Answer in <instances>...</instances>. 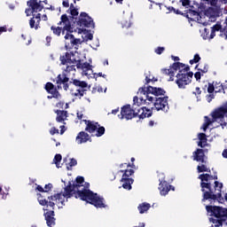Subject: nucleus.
Wrapping results in <instances>:
<instances>
[{
    "instance_id": "obj_1",
    "label": "nucleus",
    "mask_w": 227,
    "mask_h": 227,
    "mask_svg": "<svg viewBox=\"0 0 227 227\" xmlns=\"http://www.w3.org/2000/svg\"><path fill=\"white\" fill-rule=\"evenodd\" d=\"M84 177L78 176L74 183L69 182L64 188L63 196L67 198V201L69 198H75L76 200H82L90 205H94L96 208H106L107 205L104 203V198L98 196V194L93 192L91 190L87 189L84 186Z\"/></svg>"
},
{
    "instance_id": "obj_2",
    "label": "nucleus",
    "mask_w": 227,
    "mask_h": 227,
    "mask_svg": "<svg viewBox=\"0 0 227 227\" xmlns=\"http://www.w3.org/2000/svg\"><path fill=\"white\" fill-rule=\"evenodd\" d=\"M177 70L179 71L176 75V83L180 90H185V86L192 82V77L194 75V73L189 72V70H191L189 66L182 62H174L169 68L161 69V74L163 75H168V81H175V73Z\"/></svg>"
},
{
    "instance_id": "obj_3",
    "label": "nucleus",
    "mask_w": 227,
    "mask_h": 227,
    "mask_svg": "<svg viewBox=\"0 0 227 227\" xmlns=\"http://www.w3.org/2000/svg\"><path fill=\"white\" fill-rule=\"evenodd\" d=\"M138 105H125L121 108V114L118 115L120 120H132V118H139V120H145V118H150L153 114V107L149 109L146 106L137 108Z\"/></svg>"
},
{
    "instance_id": "obj_4",
    "label": "nucleus",
    "mask_w": 227,
    "mask_h": 227,
    "mask_svg": "<svg viewBox=\"0 0 227 227\" xmlns=\"http://www.w3.org/2000/svg\"><path fill=\"white\" fill-rule=\"evenodd\" d=\"M72 56H74V52H66L59 57L61 65H68L67 66L65 72H63L61 74H59L56 78L57 84L59 86L63 84V89L65 91H68V88L70 86L68 83L70 78H68L67 74H70V72H75V65H74V63H75V59H72Z\"/></svg>"
},
{
    "instance_id": "obj_5",
    "label": "nucleus",
    "mask_w": 227,
    "mask_h": 227,
    "mask_svg": "<svg viewBox=\"0 0 227 227\" xmlns=\"http://www.w3.org/2000/svg\"><path fill=\"white\" fill-rule=\"evenodd\" d=\"M206 210L209 215L215 218H209L210 223L215 224V227L227 224V208L219 206H206Z\"/></svg>"
},
{
    "instance_id": "obj_6",
    "label": "nucleus",
    "mask_w": 227,
    "mask_h": 227,
    "mask_svg": "<svg viewBox=\"0 0 227 227\" xmlns=\"http://www.w3.org/2000/svg\"><path fill=\"white\" fill-rule=\"evenodd\" d=\"M141 93L142 95H145V99H143V98H140L142 104H146V106H150V104H153L155 98L157 97L165 96L166 90L162 88H157V87H152L148 86L147 88L145 86L140 87L138 89L137 94Z\"/></svg>"
},
{
    "instance_id": "obj_7",
    "label": "nucleus",
    "mask_w": 227,
    "mask_h": 227,
    "mask_svg": "<svg viewBox=\"0 0 227 227\" xmlns=\"http://www.w3.org/2000/svg\"><path fill=\"white\" fill-rule=\"evenodd\" d=\"M77 33L81 34L84 32V27L95 28V22L93 18L90 17L86 12H81L79 18H75V20L72 24Z\"/></svg>"
},
{
    "instance_id": "obj_8",
    "label": "nucleus",
    "mask_w": 227,
    "mask_h": 227,
    "mask_svg": "<svg viewBox=\"0 0 227 227\" xmlns=\"http://www.w3.org/2000/svg\"><path fill=\"white\" fill-rule=\"evenodd\" d=\"M63 24V27H54L51 26V29L53 32V35H56L57 36H60L61 33L62 35H65V31L67 33H77V30L75 29V27L72 24L70 20L68 19V15L63 14L60 17V21L58 23L59 26H61Z\"/></svg>"
},
{
    "instance_id": "obj_9",
    "label": "nucleus",
    "mask_w": 227,
    "mask_h": 227,
    "mask_svg": "<svg viewBox=\"0 0 227 227\" xmlns=\"http://www.w3.org/2000/svg\"><path fill=\"white\" fill-rule=\"evenodd\" d=\"M65 199L67 200V197L63 195L62 192L60 193H55L54 195H51L48 197V200H38L39 204L42 205V207H51L52 210H54V207H56V203H61V205H65Z\"/></svg>"
},
{
    "instance_id": "obj_10",
    "label": "nucleus",
    "mask_w": 227,
    "mask_h": 227,
    "mask_svg": "<svg viewBox=\"0 0 227 227\" xmlns=\"http://www.w3.org/2000/svg\"><path fill=\"white\" fill-rule=\"evenodd\" d=\"M84 123L86 125L85 131L89 132V134L96 133V137H102L104 134H106V128L103 126H100L98 122H96L94 121H88L84 120Z\"/></svg>"
},
{
    "instance_id": "obj_11",
    "label": "nucleus",
    "mask_w": 227,
    "mask_h": 227,
    "mask_svg": "<svg viewBox=\"0 0 227 227\" xmlns=\"http://www.w3.org/2000/svg\"><path fill=\"white\" fill-rule=\"evenodd\" d=\"M69 84H74V86L77 88L74 92L72 90V95H74V97H79L80 98H82L86 91L90 88V86L88 85V82L77 79H74L73 82H69Z\"/></svg>"
},
{
    "instance_id": "obj_12",
    "label": "nucleus",
    "mask_w": 227,
    "mask_h": 227,
    "mask_svg": "<svg viewBox=\"0 0 227 227\" xmlns=\"http://www.w3.org/2000/svg\"><path fill=\"white\" fill-rule=\"evenodd\" d=\"M202 192V203H205V201H210V203L212 204L215 203V201H218V203H223V201H224L222 192L215 193L213 190H208Z\"/></svg>"
},
{
    "instance_id": "obj_13",
    "label": "nucleus",
    "mask_w": 227,
    "mask_h": 227,
    "mask_svg": "<svg viewBox=\"0 0 227 227\" xmlns=\"http://www.w3.org/2000/svg\"><path fill=\"white\" fill-rule=\"evenodd\" d=\"M199 180H200L201 192H206L207 191H212L210 180H217V176L201 174L199 176Z\"/></svg>"
},
{
    "instance_id": "obj_14",
    "label": "nucleus",
    "mask_w": 227,
    "mask_h": 227,
    "mask_svg": "<svg viewBox=\"0 0 227 227\" xmlns=\"http://www.w3.org/2000/svg\"><path fill=\"white\" fill-rule=\"evenodd\" d=\"M27 5L29 7L25 10L27 17H29L31 13H38L43 10V5H42V1L38 0H29L27 2Z\"/></svg>"
},
{
    "instance_id": "obj_15",
    "label": "nucleus",
    "mask_w": 227,
    "mask_h": 227,
    "mask_svg": "<svg viewBox=\"0 0 227 227\" xmlns=\"http://www.w3.org/2000/svg\"><path fill=\"white\" fill-rule=\"evenodd\" d=\"M168 99L169 97L168 96L163 98H155L153 104L156 111H163V113H168V111H169V106L168 104Z\"/></svg>"
},
{
    "instance_id": "obj_16",
    "label": "nucleus",
    "mask_w": 227,
    "mask_h": 227,
    "mask_svg": "<svg viewBox=\"0 0 227 227\" xmlns=\"http://www.w3.org/2000/svg\"><path fill=\"white\" fill-rule=\"evenodd\" d=\"M65 40V47L67 51H71V49H74L75 45H79V43H81V39L75 38L74 35L70 34V32L66 34Z\"/></svg>"
},
{
    "instance_id": "obj_17",
    "label": "nucleus",
    "mask_w": 227,
    "mask_h": 227,
    "mask_svg": "<svg viewBox=\"0 0 227 227\" xmlns=\"http://www.w3.org/2000/svg\"><path fill=\"white\" fill-rule=\"evenodd\" d=\"M44 89L47 91V93H50V95H52L53 98H59L61 97V94H59V91H58V89L51 82H48L45 84Z\"/></svg>"
},
{
    "instance_id": "obj_18",
    "label": "nucleus",
    "mask_w": 227,
    "mask_h": 227,
    "mask_svg": "<svg viewBox=\"0 0 227 227\" xmlns=\"http://www.w3.org/2000/svg\"><path fill=\"white\" fill-rule=\"evenodd\" d=\"M42 21V14H33V17L29 20V26L31 29H40V22Z\"/></svg>"
},
{
    "instance_id": "obj_19",
    "label": "nucleus",
    "mask_w": 227,
    "mask_h": 227,
    "mask_svg": "<svg viewBox=\"0 0 227 227\" xmlns=\"http://www.w3.org/2000/svg\"><path fill=\"white\" fill-rule=\"evenodd\" d=\"M193 160L197 162H201L202 164H206L207 161L205 160V150L203 149H197L192 153Z\"/></svg>"
},
{
    "instance_id": "obj_20",
    "label": "nucleus",
    "mask_w": 227,
    "mask_h": 227,
    "mask_svg": "<svg viewBox=\"0 0 227 227\" xmlns=\"http://www.w3.org/2000/svg\"><path fill=\"white\" fill-rule=\"evenodd\" d=\"M44 219L46 221V224L49 227H52L56 224V218L54 217V210H50L44 213Z\"/></svg>"
},
{
    "instance_id": "obj_21",
    "label": "nucleus",
    "mask_w": 227,
    "mask_h": 227,
    "mask_svg": "<svg viewBox=\"0 0 227 227\" xmlns=\"http://www.w3.org/2000/svg\"><path fill=\"white\" fill-rule=\"evenodd\" d=\"M171 185L167 181H160L159 184V191L161 196H166L169 191H171Z\"/></svg>"
},
{
    "instance_id": "obj_22",
    "label": "nucleus",
    "mask_w": 227,
    "mask_h": 227,
    "mask_svg": "<svg viewBox=\"0 0 227 227\" xmlns=\"http://www.w3.org/2000/svg\"><path fill=\"white\" fill-rule=\"evenodd\" d=\"M88 141H91V137L90 135L84 131H81L78 133L76 137V142L78 145H82V143H88Z\"/></svg>"
},
{
    "instance_id": "obj_23",
    "label": "nucleus",
    "mask_w": 227,
    "mask_h": 227,
    "mask_svg": "<svg viewBox=\"0 0 227 227\" xmlns=\"http://www.w3.org/2000/svg\"><path fill=\"white\" fill-rule=\"evenodd\" d=\"M57 117H56V121L59 123H62V121H65L67 118H68V112L65 110H56L55 111Z\"/></svg>"
},
{
    "instance_id": "obj_24",
    "label": "nucleus",
    "mask_w": 227,
    "mask_h": 227,
    "mask_svg": "<svg viewBox=\"0 0 227 227\" xmlns=\"http://www.w3.org/2000/svg\"><path fill=\"white\" fill-rule=\"evenodd\" d=\"M188 17H186V19H191V20H200V19H201V16L200 15V12H198V11H194L192 9H189L186 12Z\"/></svg>"
},
{
    "instance_id": "obj_25",
    "label": "nucleus",
    "mask_w": 227,
    "mask_h": 227,
    "mask_svg": "<svg viewBox=\"0 0 227 227\" xmlns=\"http://www.w3.org/2000/svg\"><path fill=\"white\" fill-rule=\"evenodd\" d=\"M121 182H122L123 189H126L127 191H130V189H132V184H134V179L133 178H121Z\"/></svg>"
},
{
    "instance_id": "obj_26",
    "label": "nucleus",
    "mask_w": 227,
    "mask_h": 227,
    "mask_svg": "<svg viewBox=\"0 0 227 227\" xmlns=\"http://www.w3.org/2000/svg\"><path fill=\"white\" fill-rule=\"evenodd\" d=\"M198 137L200 139L199 143H198V146H200V148H205L207 146V141H208L207 139V135L205 133H199Z\"/></svg>"
},
{
    "instance_id": "obj_27",
    "label": "nucleus",
    "mask_w": 227,
    "mask_h": 227,
    "mask_svg": "<svg viewBox=\"0 0 227 227\" xmlns=\"http://www.w3.org/2000/svg\"><path fill=\"white\" fill-rule=\"evenodd\" d=\"M67 13L71 14L68 18L71 24H74V22H75V19H78L77 17H79V11L77 9L67 10Z\"/></svg>"
},
{
    "instance_id": "obj_28",
    "label": "nucleus",
    "mask_w": 227,
    "mask_h": 227,
    "mask_svg": "<svg viewBox=\"0 0 227 227\" xmlns=\"http://www.w3.org/2000/svg\"><path fill=\"white\" fill-rule=\"evenodd\" d=\"M151 205L148 202H144L138 205L137 208L139 211V214H145V212H148L151 208Z\"/></svg>"
},
{
    "instance_id": "obj_29",
    "label": "nucleus",
    "mask_w": 227,
    "mask_h": 227,
    "mask_svg": "<svg viewBox=\"0 0 227 227\" xmlns=\"http://www.w3.org/2000/svg\"><path fill=\"white\" fill-rule=\"evenodd\" d=\"M204 120H205V121L202 125V129H203L204 132H207V129H208V127H210V125H212V123H215V121H214V118L209 119L208 116H205Z\"/></svg>"
},
{
    "instance_id": "obj_30",
    "label": "nucleus",
    "mask_w": 227,
    "mask_h": 227,
    "mask_svg": "<svg viewBox=\"0 0 227 227\" xmlns=\"http://www.w3.org/2000/svg\"><path fill=\"white\" fill-rule=\"evenodd\" d=\"M120 173H123L121 178H130V176L134 175V169L130 168V169L120 170Z\"/></svg>"
},
{
    "instance_id": "obj_31",
    "label": "nucleus",
    "mask_w": 227,
    "mask_h": 227,
    "mask_svg": "<svg viewBox=\"0 0 227 227\" xmlns=\"http://www.w3.org/2000/svg\"><path fill=\"white\" fill-rule=\"evenodd\" d=\"M197 171H198V173H205L207 171H208L210 173V169H208V168H207V166L203 165V164L202 165H199L197 167Z\"/></svg>"
},
{
    "instance_id": "obj_32",
    "label": "nucleus",
    "mask_w": 227,
    "mask_h": 227,
    "mask_svg": "<svg viewBox=\"0 0 227 227\" xmlns=\"http://www.w3.org/2000/svg\"><path fill=\"white\" fill-rule=\"evenodd\" d=\"M63 159V157L61 156V154H56L54 159H53V162L56 164L57 168H59V162H61V160Z\"/></svg>"
},
{
    "instance_id": "obj_33",
    "label": "nucleus",
    "mask_w": 227,
    "mask_h": 227,
    "mask_svg": "<svg viewBox=\"0 0 227 227\" xmlns=\"http://www.w3.org/2000/svg\"><path fill=\"white\" fill-rule=\"evenodd\" d=\"M213 31H220L221 33H224V28H223V26L221 24H215L212 27Z\"/></svg>"
},
{
    "instance_id": "obj_34",
    "label": "nucleus",
    "mask_w": 227,
    "mask_h": 227,
    "mask_svg": "<svg viewBox=\"0 0 227 227\" xmlns=\"http://www.w3.org/2000/svg\"><path fill=\"white\" fill-rule=\"evenodd\" d=\"M74 166H77V160L72 158L68 163L67 169L70 171Z\"/></svg>"
},
{
    "instance_id": "obj_35",
    "label": "nucleus",
    "mask_w": 227,
    "mask_h": 227,
    "mask_svg": "<svg viewBox=\"0 0 227 227\" xmlns=\"http://www.w3.org/2000/svg\"><path fill=\"white\" fill-rule=\"evenodd\" d=\"M215 190L218 191V192H222V191H223V183H219L218 181H215Z\"/></svg>"
},
{
    "instance_id": "obj_36",
    "label": "nucleus",
    "mask_w": 227,
    "mask_h": 227,
    "mask_svg": "<svg viewBox=\"0 0 227 227\" xmlns=\"http://www.w3.org/2000/svg\"><path fill=\"white\" fill-rule=\"evenodd\" d=\"M164 51H166V48H164V47H158L157 49H155L154 52L156 54H158L159 56H160V54H162V52H164Z\"/></svg>"
},
{
    "instance_id": "obj_37",
    "label": "nucleus",
    "mask_w": 227,
    "mask_h": 227,
    "mask_svg": "<svg viewBox=\"0 0 227 227\" xmlns=\"http://www.w3.org/2000/svg\"><path fill=\"white\" fill-rule=\"evenodd\" d=\"M52 184L49 183L48 184H45L44 186V192H51V191H52Z\"/></svg>"
},
{
    "instance_id": "obj_38",
    "label": "nucleus",
    "mask_w": 227,
    "mask_h": 227,
    "mask_svg": "<svg viewBox=\"0 0 227 227\" xmlns=\"http://www.w3.org/2000/svg\"><path fill=\"white\" fill-rule=\"evenodd\" d=\"M82 69L87 70V71L91 70V65H90V63H88V62H85L82 64Z\"/></svg>"
},
{
    "instance_id": "obj_39",
    "label": "nucleus",
    "mask_w": 227,
    "mask_h": 227,
    "mask_svg": "<svg viewBox=\"0 0 227 227\" xmlns=\"http://www.w3.org/2000/svg\"><path fill=\"white\" fill-rule=\"evenodd\" d=\"M174 13H176V15H183V17H189V14H187L185 12H182L178 9H175Z\"/></svg>"
},
{
    "instance_id": "obj_40",
    "label": "nucleus",
    "mask_w": 227,
    "mask_h": 227,
    "mask_svg": "<svg viewBox=\"0 0 227 227\" xmlns=\"http://www.w3.org/2000/svg\"><path fill=\"white\" fill-rule=\"evenodd\" d=\"M215 90V87H214V83H208L207 92L213 93Z\"/></svg>"
},
{
    "instance_id": "obj_41",
    "label": "nucleus",
    "mask_w": 227,
    "mask_h": 227,
    "mask_svg": "<svg viewBox=\"0 0 227 227\" xmlns=\"http://www.w3.org/2000/svg\"><path fill=\"white\" fill-rule=\"evenodd\" d=\"M179 3H182V6H190L191 0H180Z\"/></svg>"
},
{
    "instance_id": "obj_42",
    "label": "nucleus",
    "mask_w": 227,
    "mask_h": 227,
    "mask_svg": "<svg viewBox=\"0 0 227 227\" xmlns=\"http://www.w3.org/2000/svg\"><path fill=\"white\" fill-rule=\"evenodd\" d=\"M200 72H201L202 74H207L208 72V64H206L203 68L199 69Z\"/></svg>"
},
{
    "instance_id": "obj_43",
    "label": "nucleus",
    "mask_w": 227,
    "mask_h": 227,
    "mask_svg": "<svg viewBox=\"0 0 227 227\" xmlns=\"http://www.w3.org/2000/svg\"><path fill=\"white\" fill-rule=\"evenodd\" d=\"M50 134L54 136V134H59V129H56L55 127L51 128L50 130Z\"/></svg>"
},
{
    "instance_id": "obj_44",
    "label": "nucleus",
    "mask_w": 227,
    "mask_h": 227,
    "mask_svg": "<svg viewBox=\"0 0 227 227\" xmlns=\"http://www.w3.org/2000/svg\"><path fill=\"white\" fill-rule=\"evenodd\" d=\"M201 60V57H200V54L196 53L193 57V61L195 63H200V61Z\"/></svg>"
},
{
    "instance_id": "obj_45",
    "label": "nucleus",
    "mask_w": 227,
    "mask_h": 227,
    "mask_svg": "<svg viewBox=\"0 0 227 227\" xmlns=\"http://www.w3.org/2000/svg\"><path fill=\"white\" fill-rule=\"evenodd\" d=\"M157 82V79L155 78H153V79H150L148 76H145V84H150V82Z\"/></svg>"
},
{
    "instance_id": "obj_46",
    "label": "nucleus",
    "mask_w": 227,
    "mask_h": 227,
    "mask_svg": "<svg viewBox=\"0 0 227 227\" xmlns=\"http://www.w3.org/2000/svg\"><path fill=\"white\" fill-rule=\"evenodd\" d=\"M194 77H195L196 81H200L201 80V73L200 72H196L194 74Z\"/></svg>"
},
{
    "instance_id": "obj_47",
    "label": "nucleus",
    "mask_w": 227,
    "mask_h": 227,
    "mask_svg": "<svg viewBox=\"0 0 227 227\" xmlns=\"http://www.w3.org/2000/svg\"><path fill=\"white\" fill-rule=\"evenodd\" d=\"M8 31V27L6 26L0 27V35H3V33H6Z\"/></svg>"
},
{
    "instance_id": "obj_48",
    "label": "nucleus",
    "mask_w": 227,
    "mask_h": 227,
    "mask_svg": "<svg viewBox=\"0 0 227 227\" xmlns=\"http://www.w3.org/2000/svg\"><path fill=\"white\" fill-rule=\"evenodd\" d=\"M94 77H96V78H98V77H104V79H106V77H107V75L103 74L102 73H98V74L95 73L94 74Z\"/></svg>"
},
{
    "instance_id": "obj_49",
    "label": "nucleus",
    "mask_w": 227,
    "mask_h": 227,
    "mask_svg": "<svg viewBox=\"0 0 227 227\" xmlns=\"http://www.w3.org/2000/svg\"><path fill=\"white\" fill-rule=\"evenodd\" d=\"M62 4H63L64 8H68L70 6V3L68 2V0H64L62 2Z\"/></svg>"
},
{
    "instance_id": "obj_50",
    "label": "nucleus",
    "mask_w": 227,
    "mask_h": 227,
    "mask_svg": "<svg viewBox=\"0 0 227 227\" xmlns=\"http://www.w3.org/2000/svg\"><path fill=\"white\" fill-rule=\"evenodd\" d=\"M209 3L211 6H217V3H219V0H209Z\"/></svg>"
},
{
    "instance_id": "obj_51",
    "label": "nucleus",
    "mask_w": 227,
    "mask_h": 227,
    "mask_svg": "<svg viewBox=\"0 0 227 227\" xmlns=\"http://www.w3.org/2000/svg\"><path fill=\"white\" fill-rule=\"evenodd\" d=\"M36 191H38L39 192H45V189H43V187H42V185H37Z\"/></svg>"
},
{
    "instance_id": "obj_52",
    "label": "nucleus",
    "mask_w": 227,
    "mask_h": 227,
    "mask_svg": "<svg viewBox=\"0 0 227 227\" xmlns=\"http://www.w3.org/2000/svg\"><path fill=\"white\" fill-rule=\"evenodd\" d=\"M57 107H59V109H63V106H65V102L59 101V103H57Z\"/></svg>"
},
{
    "instance_id": "obj_53",
    "label": "nucleus",
    "mask_w": 227,
    "mask_h": 227,
    "mask_svg": "<svg viewBox=\"0 0 227 227\" xmlns=\"http://www.w3.org/2000/svg\"><path fill=\"white\" fill-rule=\"evenodd\" d=\"M75 63H76V68L82 69V64L81 63V60H75Z\"/></svg>"
},
{
    "instance_id": "obj_54",
    "label": "nucleus",
    "mask_w": 227,
    "mask_h": 227,
    "mask_svg": "<svg viewBox=\"0 0 227 227\" xmlns=\"http://www.w3.org/2000/svg\"><path fill=\"white\" fill-rule=\"evenodd\" d=\"M52 40V37L51 36H46V45H51V42Z\"/></svg>"
},
{
    "instance_id": "obj_55",
    "label": "nucleus",
    "mask_w": 227,
    "mask_h": 227,
    "mask_svg": "<svg viewBox=\"0 0 227 227\" xmlns=\"http://www.w3.org/2000/svg\"><path fill=\"white\" fill-rule=\"evenodd\" d=\"M195 91L196 92H193L194 95H201V90L200 89V87H196Z\"/></svg>"
},
{
    "instance_id": "obj_56",
    "label": "nucleus",
    "mask_w": 227,
    "mask_h": 227,
    "mask_svg": "<svg viewBox=\"0 0 227 227\" xmlns=\"http://www.w3.org/2000/svg\"><path fill=\"white\" fill-rule=\"evenodd\" d=\"M167 10H168V13H171V12H173L175 13V7L173 6H168L167 7Z\"/></svg>"
},
{
    "instance_id": "obj_57",
    "label": "nucleus",
    "mask_w": 227,
    "mask_h": 227,
    "mask_svg": "<svg viewBox=\"0 0 227 227\" xmlns=\"http://www.w3.org/2000/svg\"><path fill=\"white\" fill-rule=\"evenodd\" d=\"M124 164H126L127 165V168H132V169H136V164H134V163H124Z\"/></svg>"
},
{
    "instance_id": "obj_58",
    "label": "nucleus",
    "mask_w": 227,
    "mask_h": 227,
    "mask_svg": "<svg viewBox=\"0 0 227 227\" xmlns=\"http://www.w3.org/2000/svg\"><path fill=\"white\" fill-rule=\"evenodd\" d=\"M120 113V107H117L116 109L112 110V114H118Z\"/></svg>"
},
{
    "instance_id": "obj_59",
    "label": "nucleus",
    "mask_w": 227,
    "mask_h": 227,
    "mask_svg": "<svg viewBox=\"0 0 227 227\" xmlns=\"http://www.w3.org/2000/svg\"><path fill=\"white\" fill-rule=\"evenodd\" d=\"M222 156L223 157V159H227V149H224L222 153Z\"/></svg>"
},
{
    "instance_id": "obj_60",
    "label": "nucleus",
    "mask_w": 227,
    "mask_h": 227,
    "mask_svg": "<svg viewBox=\"0 0 227 227\" xmlns=\"http://www.w3.org/2000/svg\"><path fill=\"white\" fill-rule=\"evenodd\" d=\"M215 37V31L211 30V34H210V36H209L210 40H212Z\"/></svg>"
},
{
    "instance_id": "obj_61",
    "label": "nucleus",
    "mask_w": 227,
    "mask_h": 227,
    "mask_svg": "<svg viewBox=\"0 0 227 227\" xmlns=\"http://www.w3.org/2000/svg\"><path fill=\"white\" fill-rule=\"evenodd\" d=\"M76 114H77L78 120H82V116H84V114H82V113H79V112Z\"/></svg>"
},
{
    "instance_id": "obj_62",
    "label": "nucleus",
    "mask_w": 227,
    "mask_h": 227,
    "mask_svg": "<svg viewBox=\"0 0 227 227\" xmlns=\"http://www.w3.org/2000/svg\"><path fill=\"white\" fill-rule=\"evenodd\" d=\"M173 61H180V57L171 56Z\"/></svg>"
},
{
    "instance_id": "obj_63",
    "label": "nucleus",
    "mask_w": 227,
    "mask_h": 227,
    "mask_svg": "<svg viewBox=\"0 0 227 227\" xmlns=\"http://www.w3.org/2000/svg\"><path fill=\"white\" fill-rule=\"evenodd\" d=\"M139 100V98L137 96H135L133 98V102H134V105L136 106V102H137Z\"/></svg>"
},
{
    "instance_id": "obj_64",
    "label": "nucleus",
    "mask_w": 227,
    "mask_h": 227,
    "mask_svg": "<svg viewBox=\"0 0 227 227\" xmlns=\"http://www.w3.org/2000/svg\"><path fill=\"white\" fill-rule=\"evenodd\" d=\"M87 39H88V40H93V35H92V34H89V35H87Z\"/></svg>"
}]
</instances>
